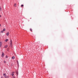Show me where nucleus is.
I'll return each mask as SVG.
<instances>
[{"label": "nucleus", "mask_w": 78, "mask_h": 78, "mask_svg": "<svg viewBox=\"0 0 78 78\" xmlns=\"http://www.w3.org/2000/svg\"><path fill=\"white\" fill-rule=\"evenodd\" d=\"M16 75H17V76H18V75L19 74V72H18V71H16Z\"/></svg>", "instance_id": "423d86ee"}, {"label": "nucleus", "mask_w": 78, "mask_h": 78, "mask_svg": "<svg viewBox=\"0 0 78 78\" xmlns=\"http://www.w3.org/2000/svg\"><path fill=\"white\" fill-rule=\"evenodd\" d=\"M1 78H3V77H2Z\"/></svg>", "instance_id": "5701e85b"}, {"label": "nucleus", "mask_w": 78, "mask_h": 78, "mask_svg": "<svg viewBox=\"0 0 78 78\" xmlns=\"http://www.w3.org/2000/svg\"><path fill=\"white\" fill-rule=\"evenodd\" d=\"M1 33H3V31H1Z\"/></svg>", "instance_id": "f8f14e48"}, {"label": "nucleus", "mask_w": 78, "mask_h": 78, "mask_svg": "<svg viewBox=\"0 0 78 78\" xmlns=\"http://www.w3.org/2000/svg\"><path fill=\"white\" fill-rule=\"evenodd\" d=\"M14 6L15 7H16V4L15 3L14 4Z\"/></svg>", "instance_id": "1a4fd4ad"}, {"label": "nucleus", "mask_w": 78, "mask_h": 78, "mask_svg": "<svg viewBox=\"0 0 78 78\" xmlns=\"http://www.w3.org/2000/svg\"><path fill=\"white\" fill-rule=\"evenodd\" d=\"M0 27H1V24H0Z\"/></svg>", "instance_id": "b1692460"}, {"label": "nucleus", "mask_w": 78, "mask_h": 78, "mask_svg": "<svg viewBox=\"0 0 78 78\" xmlns=\"http://www.w3.org/2000/svg\"><path fill=\"white\" fill-rule=\"evenodd\" d=\"M2 42H0V47H2Z\"/></svg>", "instance_id": "20e7f679"}, {"label": "nucleus", "mask_w": 78, "mask_h": 78, "mask_svg": "<svg viewBox=\"0 0 78 78\" xmlns=\"http://www.w3.org/2000/svg\"><path fill=\"white\" fill-rule=\"evenodd\" d=\"M4 55H5V54H4V53L2 52V54L1 55V56H2V57H3V56H4Z\"/></svg>", "instance_id": "7ed1b4c3"}, {"label": "nucleus", "mask_w": 78, "mask_h": 78, "mask_svg": "<svg viewBox=\"0 0 78 78\" xmlns=\"http://www.w3.org/2000/svg\"><path fill=\"white\" fill-rule=\"evenodd\" d=\"M14 73V72H13L12 73Z\"/></svg>", "instance_id": "4be33fe9"}, {"label": "nucleus", "mask_w": 78, "mask_h": 78, "mask_svg": "<svg viewBox=\"0 0 78 78\" xmlns=\"http://www.w3.org/2000/svg\"><path fill=\"white\" fill-rule=\"evenodd\" d=\"M14 58H15V57L14 56L12 57V58L13 59H14Z\"/></svg>", "instance_id": "9d476101"}, {"label": "nucleus", "mask_w": 78, "mask_h": 78, "mask_svg": "<svg viewBox=\"0 0 78 78\" xmlns=\"http://www.w3.org/2000/svg\"><path fill=\"white\" fill-rule=\"evenodd\" d=\"M2 17V16L1 15H0V17Z\"/></svg>", "instance_id": "412c9836"}, {"label": "nucleus", "mask_w": 78, "mask_h": 78, "mask_svg": "<svg viewBox=\"0 0 78 78\" xmlns=\"http://www.w3.org/2000/svg\"><path fill=\"white\" fill-rule=\"evenodd\" d=\"M10 44L11 47H12V40H10Z\"/></svg>", "instance_id": "f257e3e1"}, {"label": "nucleus", "mask_w": 78, "mask_h": 78, "mask_svg": "<svg viewBox=\"0 0 78 78\" xmlns=\"http://www.w3.org/2000/svg\"><path fill=\"white\" fill-rule=\"evenodd\" d=\"M21 7H23V5H21Z\"/></svg>", "instance_id": "4468645a"}, {"label": "nucleus", "mask_w": 78, "mask_h": 78, "mask_svg": "<svg viewBox=\"0 0 78 78\" xmlns=\"http://www.w3.org/2000/svg\"><path fill=\"white\" fill-rule=\"evenodd\" d=\"M5 42H8V39H6L5 40Z\"/></svg>", "instance_id": "6e6552de"}, {"label": "nucleus", "mask_w": 78, "mask_h": 78, "mask_svg": "<svg viewBox=\"0 0 78 78\" xmlns=\"http://www.w3.org/2000/svg\"><path fill=\"white\" fill-rule=\"evenodd\" d=\"M18 64H19V63L18 62Z\"/></svg>", "instance_id": "393cba45"}, {"label": "nucleus", "mask_w": 78, "mask_h": 78, "mask_svg": "<svg viewBox=\"0 0 78 78\" xmlns=\"http://www.w3.org/2000/svg\"><path fill=\"white\" fill-rule=\"evenodd\" d=\"M3 31H5V29H3Z\"/></svg>", "instance_id": "9b49d317"}, {"label": "nucleus", "mask_w": 78, "mask_h": 78, "mask_svg": "<svg viewBox=\"0 0 78 78\" xmlns=\"http://www.w3.org/2000/svg\"><path fill=\"white\" fill-rule=\"evenodd\" d=\"M7 47H8V46L7 45H5V47L4 48H7Z\"/></svg>", "instance_id": "0eeeda50"}, {"label": "nucleus", "mask_w": 78, "mask_h": 78, "mask_svg": "<svg viewBox=\"0 0 78 78\" xmlns=\"http://www.w3.org/2000/svg\"><path fill=\"white\" fill-rule=\"evenodd\" d=\"M4 63H6V61H4Z\"/></svg>", "instance_id": "a211bd4d"}, {"label": "nucleus", "mask_w": 78, "mask_h": 78, "mask_svg": "<svg viewBox=\"0 0 78 78\" xmlns=\"http://www.w3.org/2000/svg\"><path fill=\"white\" fill-rule=\"evenodd\" d=\"M0 11H2V8H0Z\"/></svg>", "instance_id": "2eb2a0df"}, {"label": "nucleus", "mask_w": 78, "mask_h": 78, "mask_svg": "<svg viewBox=\"0 0 78 78\" xmlns=\"http://www.w3.org/2000/svg\"><path fill=\"white\" fill-rule=\"evenodd\" d=\"M30 31H32V29H30Z\"/></svg>", "instance_id": "f3484780"}, {"label": "nucleus", "mask_w": 78, "mask_h": 78, "mask_svg": "<svg viewBox=\"0 0 78 78\" xmlns=\"http://www.w3.org/2000/svg\"><path fill=\"white\" fill-rule=\"evenodd\" d=\"M5 58H8V56H5Z\"/></svg>", "instance_id": "dca6fc26"}, {"label": "nucleus", "mask_w": 78, "mask_h": 78, "mask_svg": "<svg viewBox=\"0 0 78 78\" xmlns=\"http://www.w3.org/2000/svg\"><path fill=\"white\" fill-rule=\"evenodd\" d=\"M9 32L7 33L6 34V35L7 36H8L9 35Z\"/></svg>", "instance_id": "39448f33"}, {"label": "nucleus", "mask_w": 78, "mask_h": 78, "mask_svg": "<svg viewBox=\"0 0 78 78\" xmlns=\"http://www.w3.org/2000/svg\"><path fill=\"white\" fill-rule=\"evenodd\" d=\"M7 78H9V76H7Z\"/></svg>", "instance_id": "6ab92c4d"}, {"label": "nucleus", "mask_w": 78, "mask_h": 78, "mask_svg": "<svg viewBox=\"0 0 78 78\" xmlns=\"http://www.w3.org/2000/svg\"><path fill=\"white\" fill-rule=\"evenodd\" d=\"M13 78H15V77H14V76H13Z\"/></svg>", "instance_id": "aec40b11"}, {"label": "nucleus", "mask_w": 78, "mask_h": 78, "mask_svg": "<svg viewBox=\"0 0 78 78\" xmlns=\"http://www.w3.org/2000/svg\"><path fill=\"white\" fill-rule=\"evenodd\" d=\"M11 75L12 76H13L14 75V74L13 73H12Z\"/></svg>", "instance_id": "ddd939ff"}, {"label": "nucleus", "mask_w": 78, "mask_h": 78, "mask_svg": "<svg viewBox=\"0 0 78 78\" xmlns=\"http://www.w3.org/2000/svg\"><path fill=\"white\" fill-rule=\"evenodd\" d=\"M3 76L4 77H5V78H6V74L4 73L3 74Z\"/></svg>", "instance_id": "f03ea898"}]
</instances>
